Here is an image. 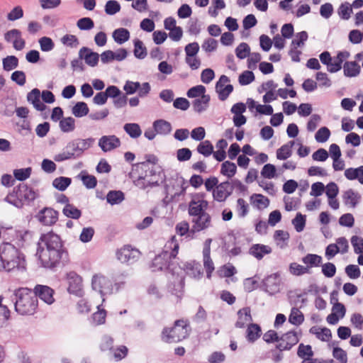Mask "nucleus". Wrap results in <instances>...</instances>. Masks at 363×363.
<instances>
[{
    "instance_id": "1",
    "label": "nucleus",
    "mask_w": 363,
    "mask_h": 363,
    "mask_svg": "<svg viewBox=\"0 0 363 363\" xmlns=\"http://www.w3.org/2000/svg\"><path fill=\"white\" fill-rule=\"evenodd\" d=\"M36 255L42 266L48 269H54L61 262L67 259V252L63 247L60 237L52 231L40 236Z\"/></svg>"
},
{
    "instance_id": "55",
    "label": "nucleus",
    "mask_w": 363,
    "mask_h": 363,
    "mask_svg": "<svg viewBox=\"0 0 363 363\" xmlns=\"http://www.w3.org/2000/svg\"><path fill=\"white\" fill-rule=\"evenodd\" d=\"M121 10L120 4L116 0H109L106 3L105 12L108 15H114Z\"/></svg>"
},
{
    "instance_id": "20",
    "label": "nucleus",
    "mask_w": 363,
    "mask_h": 363,
    "mask_svg": "<svg viewBox=\"0 0 363 363\" xmlns=\"http://www.w3.org/2000/svg\"><path fill=\"white\" fill-rule=\"evenodd\" d=\"M79 57L80 59L84 60L86 64L90 67L96 66L99 60V55L86 47H83L79 50Z\"/></svg>"
},
{
    "instance_id": "23",
    "label": "nucleus",
    "mask_w": 363,
    "mask_h": 363,
    "mask_svg": "<svg viewBox=\"0 0 363 363\" xmlns=\"http://www.w3.org/2000/svg\"><path fill=\"white\" fill-rule=\"evenodd\" d=\"M16 194H18V197L21 198V201H32L37 196V194L28 185L21 184L16 187Z\"/></svg>"
},
{
    "instance_id": "60",
    "label": "nucleus",
    "mask_w": 363,
    "mask_h": 363,
    "mask_svg": "<svg viewBox=\"0 0 363 363\" xmlns=\"http://www.w3.org/2000/svg\"><path fill=\"white\" fill-rule=\"evenodd\" d=\"M83 172H82L79 174V177H81V180L83 182V184L87 188V189H94L97 184L96 178L93 175H89V174H82Z\"/></svg>"
},
{
    "instance_id": "40",
    "label": "nucleus",
    "mask_w": 363,
    "mask_h": 363,
    "mask_svg": "<svg viewBox=\"0 0 363 363\" xmlns=\"http://www.w3.org/2000/svg\"><path fill=\"white\" fill-rule=\"evenodd\" d=\"M289 321L294 325H300L304 321L303 313L297 308H292L289 317Z\"/></svg>"
},
{
    "instance_id": "16",
    "label": "nucleus",
    "mask_w": 363,
    "mask_h": 363,
    "mask_svg": "<svg viewBox=\"0 0 363 363\" xmlns=\"http://www.w3.org/2000/svg\"><path fill=\"white\" fill-rule=\"evenodd\" d=\"M33 294L48 305L54 303V290L48 286L38 284L35 286Z\"/></svg>"
},
{
    "instance_id": "25",
    "label": "nucleus",
    "mask_w": 363,
    "mask_h": 363,
    "mask_svg": "<svg viewBox=\"0 0 363 363\" xmlns=\"http://www.w3.org/2000/svg\"><path fill=\"white\" fill-rule=\"evenodd\" d=\"M40 97V91L37 88L32 89L27 94L28 101L31 103L36 110L43 111L46 108V106L43 102H41Z\"/></svg>"
},
{
    "instance_id": "52",
    "label": "nucleus",
    "mask_w": 363,
    "mask_h": 363,
    "mask_svg": "<svg viewBox=\"0 0 363 363\" xmlns=\"http://www.w3.org/2000/svg\"><path fill=\"white\" fill-rule=\"evenodd\" d=\"M18 65V60L16 56L10 55L3 59V68L6 71L16 69Z\"/></svg>"
},
{
    "instance_id": "26",
    "label": "nucleus",
    "mask_w": 363,
    "mask_h": 363,
    "mask_svg": "<svg viewBox=\"0 0 363 363\" xmlns=\"http://www.w3.org/2000/svg\"><path fill=\"white\" fill-rule=\"evenodd\" d=\"M179 249V243L175 235L171 237V238L166 242L162 252H167L169 255L171 259H175Z\"/></svg>"
},
{
    "instance_id": "5",
    "label": "nucleus",
    "mask_w": 363,
    "mask_h": 363,
    "mask_svg": "<svg viewBox=\"0 0 363 363\" xmlns=\"http://www.w3.org/2000/svg\"><path fill=\"white\" fill-rule=\"evenodd\" d=\"M190 326L184 320H177L172 328H165L162 333V339L166 342H178L189 335Z\"/></svg>"
},
{
    "instance_id": "6",
    "label": "nucleus",
    "mask_w": 363,
    "mask_h": 363,
    "mask_svg": "<svg viewBox=\"0 0 363 363\" xmlns=\"http://www.w3.org/2000/svg\"><path fill=\"white\" fill-rule=\"evenodd\" d=\"M167 252H162L157 255L150 266L152 272L164 271L174 273L177 266L172 262L173 259L169 257Z\"/></svg>"
},
{
    "instance_id": "32",
    "label": "nucleus",
    "mask_w": 363,
    "mask_h": 363,
    "mask_svg": "<svg viewBox=\"0 0 363 363\" xmlns=\"http://www.w3.org/2000/svg\"><path fill=\"white\" fill-rule=\"evenodd\" d=\"M345 176L349 180L357 179L360 184H363V166L345 169Z\"/></svg>"
},
{
    "instance_id": "22",
    "label": "nucleus",
    "mask_w": 363,
    "mask_h": 363,
    "mask_svg": "<svg viewBox=\"0 0 363 363\" xmlns=\"http://www.w3.org/2000/svg\"><path fill=\"white\" fill-rule=\"evenodd\" d=\"M272 252L270 246L263 244H253L249 249V254L257 260H261L266 255H269Z\"/></svg>"
},
{
    "instance_id": "17",
    "label": "nucleus",
    "mask_w": 363,
    "mask_h": 363,
    "mask_svg": "<svg viewBox=\"0 0 363 363\" xmlns=\"http://www.w3.org/2000/svg\"><path fill=\"white\" fill-rule=\"evenodd\" d=\"M232 194V189L230 188V182L226 181L220 183L213 191V198L218 202H225Z\"/></svg>"
},
{
    "instance_id": "45",
    "label": "nucleus",
    "mask_w": 363,
    "mask_h": 363,
    "mask_svg": "<svg viewBox=\"0 0 363 363\" xmlns=\"http://www.w3.org/2000/svg\"><path fill=\"white\" fill-rule=\"evenodd\" d=\"M72 179L69 177H59L52 182V186L59 191H65L71 184Z\"/></svg>"
},
{
    "instance_id": "53",
    "label": "nucleus",
    "mask_w": 363,
    "mask_h": 363,
    "mask_svg": "<svg viewBox=\"0 0 363 363\" xmlns=\"http://www.w3.org/2000/svg\"><path fill=\"white\" fill-rule=\"evenodd\" d=\"M106 311L98 306V311L92 315L91 320L94 325L104 324L106 320Z\"/></svg>"
},
{
    "instance_id": "50",
    "label": "nucleus",
    "mask_w": 363,
    "mask_h": 363,
    "mask_svg": "<svg viewBox=\"0 0 363 363\" xmlns=\"http://www.w3.org/2000/svg\"><path fill=\"white\" fill-rule=\"evenodd\" d=\"M75 159V155L71 148H68V144L63 149L62 152L57 154L54 157V160L56 162H60L65 160Z\"/></svg>"
},
{
    "instance_id": "64",
    "label": "nucleus",
    "mask_w": 363,
    "mask_h": 363,
    "mask_svg": "<svg viewBox=\"0 0 363 363\" xmlns=\"http://www.w3.org/2000/svg\"><path fill=\"white\" fill-rule=\"evenodd\" d=\"M351 243L354 247L356 254L363 252V238L357 235H354L351 238Z\"/></svg>"
},
{
    "instance_id": "56",
    "label": "nucleus",
    "mask_w": 363,
    "mask_h": 363,
    "mask_svg": "<svg viewBox=\"0 0 363 363\" xmlns=\"http://www.w3.org/2000/svg\"><path fill=\"white\" fill-rule=\"evenodd\" d=\"M206 88L203 85H197L191 87L187 91L186 95L189 98H199L205 94Z\"/></svg>"
},
{
    "instance_id": "61",
    "label": "nucleus",
    "mask_w": 363,
    "mask_h": 363,
    "mask_svg": "<svg viewBox=\"0 0 363 363\" xmlns=\"http://www.w3.org/2000/svg\"><path fill=\"white\" fill-rule=\"evenodd\" d=\"M330 135V131L327 127L320 128L315 133V138L318 143L326 142Z\"/></svg>"
},
{
    "instance_id": "48",
    "label": "nucleus",
    "mask_w": 363,
    "mask_h": 363,
    "mask_svg": "<svg viewBox=\"0 0 363 363\" xmlns=\"http://www.w3.org/2000/svg\"><path fill=\"white\" fill-rule=\"evenodd\" d=\"M197 151L203 156L208 157L213 152V146L209 140H204L199 144Z\"/></svg>"
},
{
    "instance_id": "2",
    "label": "nucleus",
    "mask_w": 363,
    "mask_h": 363,
    "mask_svg": "<svg viewBox=\"0 0 363 363\" xmlns=\"http://www.w3.org/2000/svg\"><path fill=\"white\" fill-rule=\"evenodd\" d=\"M128 176L134 185L141 189L158 186L164 179L161 168L148 162L133 164Z\"/></svg>"
},
{
    "instance_id": "42",
    "label": "nucleus",
    "mask_w": 363,
    "mask_h": 363,
    "mask_svg": "<svg viewBox=\"0 0 363 363\" xmlns=\"http://www.w3.org/2000/svg\"><path fill=\"white\" fill-rule=\"evenodd\" d=\"M62 213L66 217L72 219H78L82 216L81 211L70 203H67V205H65L62 210Z\"/></svg>"
},
{
    "instance_id": "58",
    "label": "nucleus",
    "mask_w": 363,
    "mask_h": 363,
    "mask_svg": "<svg viewBox=\"0 0 363 363\" xmlns=\"http://www.w3.org/2000/svg\"><path fill=\"white\" fill-rule=\"evenodd\" d=\"M308 35L306 31H301L296 33L295 38L291 41L292 47H302L304 43L308 40Z\"/></svg>"
},
{
    "instance_id": "7",
    "label": "nucleus",
    "mask_w": 363,
    "mask_h": 363,
    "mask_svg": "<svg viewBox=\"0 0 363 363\" xmlns=\"http://www.w3.org/2000/svg\"><path fill=\"white\" fill-rule=\"evenodd\" d=\"M91 286L94 290L99 291L102 296L111 294L113 291L111 281L101 274H97L93 276Z\"/></svg>"
},
{
    "instance_id": "51",
    "label": "nucleus",
    "mask_w": 363,
    "mask_h": 363,
    "mask_svg": "<svg viewBox=\"0 0 363 363\" xmlns=\"http://www.w3.org/2000/svg\"><path fill=\"white\" fill-rule=\"evenodd\" d=\"M289 272L294 276H302L306 274H310L306 266L301 265L296 262H292L289 265Z\"/></svg>"
},
{
    "instance_id": "63",
    "label": "nucleus",
    "mask_w": 363,
    "mask_h": 363,
    "mask_svg": "<svg viewBox=\"0 0 363 363\" xmlns=\"http://www.w3.org/2000/svg\"><path fill=\"white\" fill-rule=\"evenodd\" d=\"M61 43L70 48H77L79 44L78 38L74 35L67 34L61 38Z\"/></svg>"
},
{
    "instance_id": "49",
    "label": "nucleus",
    "mask_w": 363,
    "mask_h": 363,
    "mask_svg": "<svg viewBox=\"0 0 363 363\" xmlns=\"http://www.w3.org/2000/svg\"><path fill=\"white\" fill-rule=\"evenodd\" d=\"M352 13V8L351 4L348 2L341 4L337 9L339 16L343 20H348L350 18Z\"/></svg>"
},
{
    "instance_id": "4",
    "label": "nucleus",
    "mask_w": 363,
    "mask_h": 363,
    "mask_svg": "<svg viewBox=\"0 0 363 363\" xmlns=\"http://www.w3.org/2000/svg\"><path fill=\"white\" fill-rule=\"evenodd\" d=\"M0 262L3 269L8 272L26 268L24 255L10 242H3L0 245Z\"/></svg>"
},
{
    "instance_id": "31",
    "label": "nucleus",
    "mask_w": 363,
    "mask_h": 363,
    "mask_svg": "<svg viewBox=\"0 0 363 363\" xmlns=\"http://www.w3.org/2000/svg\"><path fill=\"white\" fill-rule=\"evenodd\" d=\"M153 128L157 134L164 135L169 134L172 130L171 123L163 119L155 121L153 123Z\"/></svg>"
},
{
    "instance_id": "62",
    "label": "nucleus",
    "mask_w": 363,
    "mask_h": 363,
    "mask_svg": "<svg viewBox=\"0 0 363 363\" xmlns=\"http://www.w3.org/2000/svg\"><path fill=\"white\" fill-rule=\"evenodd\" d=\"M77 26L82 30H89L94 27V23L91 18L84 17L78 20Z\"/></svg>"
},
{
    "instance_id": "46",
    "label": "nucleus",
    "mask_w": 363,
    "mask_h": 363,
    "mask_svg": "<svg viewBox=\"0 0 363 363\" xmlns=\"http://www.w3.org/2000/svg\"><path fill=\"white\" fill-rule=\"evenodd\" d=\"M133 52L135 57L138 59H144L147 56V49L143 43L139 39L134 41Z\"/></svg>"
},
{
    "instance_id": "44",
    "label": "nucleus",
    "mask_w": 363,
    "mask_h": 363,
    "mask_svg": "<svg viewBox=\"0 0 363 363\" xmlns=\"http://www.w3.org/2000/svg\"><path fill=\"white\" fill-rule=\"evenodd\" d=\"M106 200L111 205L118 204L124 200V194L121 191H110L106 196Z\"/></svg>"
},
{
    "instance_id": "28",
    "label": "nucleus",
    "mask_w": 363,
    "mask_h": 363,
    "mask_svg": "<svg viewBox=\"0 0 363 363\" xmlns=\"http://www.w3.org/2000/svg\"><path fill=\"white\" fill-rule=\"evenodd\" d=\"M344 75L347 77H354L359 74L361 67L355 61H347L343 65Z\"/></svg>"
},
{
    "instance_id": "8",
    "label": "nucleus",
    "mask_w": 363,
    "mask_h": 363,
    "mask_svg": "<svg viewBox=\"0 0 363 363\" xmlns=\"http://www.w3.org/2000/svg\"><path fill=\"white\" fill-rule=\"evenodd\" d=\"M116 255L121 263L130 264L138 259L140 252L130 245H125L116 251Z\"/></svg>"
},
{
    "instance_id": "35",
    "label": "nucleus",
    "mask_w": 363,
    "mask_h": 363,
    "mask_svg": "<svg viewBox=\"0 0 363 363\" xmlns=\"http://www.w3.org/2000/svg\"><path fill=\"white\" fill-rule=\"evenodd\" d=\"M294 145V141H289L287 144L282 145L277 150V157L278 160H284L291 157V148Z\"/></svg>"
},
{
    "instance_id": "30",
    "label": "nucleus",
    "mask_w": 363,
    "mask_h": 363,
    "mask_svg": "<svg viewBox=\"0 0 363 363\" xmlns=\"http://www.w3.org/2000/svg\"><path fill=\"white\" fill-rule=\"evenodd\" d=\"M210 99L209 95H203L194 99L192 102L194 111L198 113L205 111L209 106Z\"/></svg>"
},
{
    "instance_id": "21",
    "label": "nucleus",
    "mask_w": 363,
    "mask_h": 363,
    "mask_svg": "<svg viewBox=\"0 0 363 363\" xmlns=\"http://www.w3.org/2000/svg\"><path fill=\"white\" fill-rule=\"evenodd\" d=\"M208 201L203 199L191 201L188 209L189 216L192 218L195 216L203 213L206 212V210L208 208Z\"/></svg>"
},
{
    "instance_id": "57",
    "label": "nucleus",
    "mask_w": 363,
    "mask_h": 363,
    "mask_svg": "<svg viewBox=\"0 0 363 363\" xmlns=\"http://www.w3.org/2000/svg\"><path fill=\"white\" fill-rule=\"evenodd\" d=\"M31 172V167L16 169L13 170V176L18 181H24L30 177Z\"/></svg>"
},
{
    "instance_id": "34",
    "label": "nucleus",
    "mask_w": 363,
    "mask_h": 363,
    "mask_svg": "<svg viewBox=\"0 0 363 363\" xmlns=\"http://www.w3.org/2000/svg\"><path fill=\"white\" fill-rule=\"evenodd\" d=\"M112 37L116 43L122 45L129 40L130 32L124 28H117L113 32Z\"/></svg>"
},
{
    "instance_id": "18",
    "label": "nucleus",
    "mask_w": 363,
    "mask_h": 363,
    "mask_svg": "<svg viewBox=\"0 0 363 363\" xmlns=\"http://www.w3.org/2000/svg\"><path fill=\"white\" fill-rule=\"evenodd\" d=\"M120 145V139L114 135H104L99 140V146L105 152H110Z\"/></svg>"
},
{
    "instance_id": "12",
    "label": "nucleus",
    "mask_w": 363,
    "mask_h": 363,
    "mask_svg": "<svg viewBox=\"0 0 363 363\" xmlns=\"http://www.w3.org/2000/svg\"><path fill=\"white\" fill-rule=\"evenodd\" d=\"M36 218L44 225H52L58 220V212L52 208H44L37 214Z\"/></svg>"
},
{
    "instance_id": "38",
    "label": "nucleus",
    "mask_w": 363,
    "mask_h": 363,
    "mask_svg": "<svg viewBox=\"0 0 363 363\" xmlns=\"http://www.w3.org/2000/svg\"><path fill=\"white\" fill-rule=\"evenodd\" d=\"M59 125L63 133L72 132L75 129V120L72 117L62 118Z\"/></svg>"
},
{
    "instance_id": "37",
    "label": "nucleus",
    "mask_w": 363,
    "mask_h": 363,
    "mask_svg": "<svg viewBox=\"0 0 363 363\" xmlns=\"http://www.w3.org/2000/svg\"><path fill=\"white\" fill-rule=\"evenodd\" d=\"M89 107L85 102H77L72 108V114L77 118H82L89 113Z\"/></svg>"
},
{
    "instance_id": "11",
    "label": "nucleus",
    "mask_w": 363,
    "mask_h": 363,
    "mask_svg": "<svg viewBox=\"0 0 363 363\" xmlns=\"http://www.w3.org/2000/svg\"><path fill=\"white\" fill-rule=\"evenodd\" d=\"M212 242L211 238H208L205 240L203 249V267L206 272L207 278L210 279L211 274L215 269L214 264L211 258V244Z\"/></svg>"
},
{
    "instance_id": "9",
    "label": "nucleus",
    "mask_w": 363,
    "mask_h": 363,
    "mask_svg": "<svg viewBox=\"0 0 363 363\" xmlns=\"http://www.w3.org/2000/svg\"><path fill=\"white\" fill-rule=\"evenodd\" d=\"M192 226L191 233L202 231L211 227V216L206 212L191 218Z\"/></svg>"
},
{
    "instance_id": "36",
    "label": "nucleus",
    "mask_w": 363,
    "mask_h": 363,
    "mask_svg": "<svg viewBox=\"0 0 363 363\" xmlns=\"http://www.w3.org/2000/svg\"><path fill=\"white\" fill-rule=\"evenodd\" d=\"M237 172V167L235 163L230 161H225L221 164L220 173L227 177L232 178Z\"/></svg>"
},
{
    "instance_id": "15",
    "label": "nucleus",
    "mask_w": 363,
    "mask_h": 363,
    "mask_svg": "<svg viewBox=\"0 0 363 363\" xmlns=\"http://www.w3.org/2000/svg\"><path fill=\"white\" fill-rule=\"evenodd\" d=\"M4 39L8 43H12L16 50H22L26 45V41L21 37V32L16 28L11 29L4 34Z\"/></svg>"
},
{
    "instance_id": "19",
    "label": "nucleus",
    "mask_w": 363,
    "mask_h": 363,
    "mask_svg": "<svg viewBox=\"0 0 363 363\" xmlns=\"http://www.w3.org/2000/svg\"><path fill=\"white\" fill-rule=\"evenodd\" d=\"M279 274H272L263 280V286L266 292L273 295L279 291Z\"/></svg>"
},
{
    "instance_id": "47",
    "label": "nucleus",
    "mask_w": 363,
    "mask_h": 363,
    "mask_svg": "<svg viewBox=\"0 0 363 363\" xmlns=\"http://www.w3.org/2000/svg\"><path fill=\"white\" fill-rule=\"evenodd\" d=\"M176 233L180 236H184L187 235V238H192L194 234L191 233V229L189 228V224L186 221H182L178 223L175 226Z\"/></svg>"
},
{
    "instance_id": "39",
    "label": "nucleus",
    "mask_w": 363,
    "mask_h": 363,
    "mask_svg": "<svg viewBox=\"0 0 363 363\" xmlns=\"http://www.w3.org/2000/svg\"><path fill=\"white\" fill-rule=\"evenodd\" d=\"M250 201L252 205L260 208H266L269 206V200L264 196L259 194H254L250 196Z\"/></svg>"
},
{
    "instance_id": "10",
    "label": "nucleus",
    "mask_w": 363,
    "mask_h": 363,
    "mask_svg": "<svg viewBox=\"0 0 363 363\" xmlns=\"http://www.w3.org/2000/svg\"><path fill=\"white\" fill-rule=\"evenodd\" d=\"M299 341L297 332L289 331L280 337V342L277 345V350L280 351L289 350Z\"/></svg>"
},
{
    "instance_id": "54",
    "label": "nucleus",
    "mask_w": 363,
    "mask_h": 363,
    "mask_svg": "<svg viewBox=\"0 0 363 363\" xmlns=\"http://www.w3.org/2000/svg\"><path fill=\"white\" fill-rule=\"evenodd\" d=\"M5 201L17 208H21L23 205V203L21 201V198L18 197V194H16V188L13 189L12 193L6 196V197L5 198Z\"/></svg>"
},
{
    "instance_id": "29",
    "label": "nucleus",
    "mask_w": 363,
    "mask_h": 363,
    "mask_svg": "<svg viewBox=\"0 0 363 363\" xmlns=\"http://www.w3.org/2000/svg\"><path fill=\"white\" fill-rule=\"evenodd\" d=\"M238 320L235 324L236 328H242L245 326L247 323L252 321V316L250 314V308L246 307L240 309L238 312Z\"/></svg>"
},
{
    "instance_id": "41",
    "label": "nucleus",
    "mask_w": 363,
    "mask_h": 363,
    "mask_svg": "<svg viewBox=\"0 0 363 363\" xmlns=\"http://www.w3.org/2000/svg\"><path fill=\"white\" fill-rule=\"evenodd\" d=\"M123 129L132 138H138L142 134V130L138 123H126L124 125Z\"/></svg>"
},
{
    "instance_id": "59",
    "label": "nucleus",
    "mask_w": 363,
    "mask_h": 363,
    "mask_svg": "<svg viewBox=\"0 0 363 363\" xmlns=\"http://www.w3.org/2000/svg\"><path fill=\"white\" fill-rule=\"evenodd\" d=\"M292 224L294 225L296 230L298 233L303 230L306 225V217L301 213H298L296 217L292 220Z\"/></svg>"
},
{
    "instance_id": "27",
    "label": "nucleus",
    "mask_w": 363,
    "mask_h": 363,
    "mask_svg": "<svg viewBox=\"0 0 363 363\" xmlns=\"http://www.w3.org/2000/svg\"><path fill=\"white\" fill-rule=\"evenodd\" d=\"M301 261L306 264V267L308 268V271L311 272V269L313 267H318L322 264V257L316 254H307L303 257Z\"/></svg>"
},
{
    "instance_id": "3",
    "label": "nucleus",
    "mask_w": 363,
    "mask_h": 363,
    "mask_svg": "<svg viewBox=\"0 0 363 363\" xmlns=\"http://www.w3.org/2000/svg\"><path fill=\"white\" fill-rule=\"evenodd\" d=\"M11 298L18 314L30 315L35 313L38 301L31 289L26 287L16 289Z\"/></svg>"
},
{
    "instance_id": "24",
    "label": "nucleus",
    "mask_w": 363,
    "mask_h": 363,
    "mask_svg": "<svg viewBox=\"0 0 363 363\" xmlns=\"http://www.w3.org/2000/svg\"><path fill=\"white\" fill-rule=\"evenodd\" d=\"M342 199L346 206L355 208L361 200V195L353 189H349L343 192Z\"/></svg>"
},
{
    "instance_id": "43",
    "label": "nucleus",
    "mask_w": 363,
    "mask_h": 363,
    "mask_svg": "<svg viewBox=\"0 0 363 363\" xmlns=\"http://www.w3.org/2000/svg\"><path fill=\"white\" fill-rule=\"evenodd\" d=\"M261 334V328L257 324H250L247 329V338L250 342H255Z\"/></svg>"
},
{
    "instance_id": "13",
    "label": "nucleus",
    "mask_w": 363,
    "mask_h": 363,
    "mask_svg": "<svg viewBox=\"0 0 363 363\" xmlns=\"http://www.w3.org/2000/svg\"><path fill=\"white\" fill-rule=\"evenodd\" d=\"M230 82L229 77L225 75H221L216 84V91L218 94V98L220 101H225L233 91V86L231 84L225 85Z\"/></svg>"
},
{
    "instance_id": "14",
    "label": "nucleus",
    "mask_w": 363,
    "mask_h": 363,
    "mask_svg": "<svg viewBox=\"0 0 363 363\" xmlns=\"http://www.w3.org/2000/svg\"><path fill=\"white\" fill-rule=\"evenodd\" d=\"M68 283V291L77 296H82V277L74 272H70L67 274Z\"/></svg>"
},
{
    "instance_id": "33",
    "label": "nucleus",
    "mask_w": 363,
    "mask_h": 363,
    "mask_svg": "<svg viewBox=\"0 0 363 363\" xmlns=\"http://www.w3.org/2000/svg\"><path fill=\"white\" fill-rule=\"evenodd\" d=\"M185 270L189 276L195 279H199L203 274L201 264L196 262L186 263Z\"/></svg>"
}]
</instances>
